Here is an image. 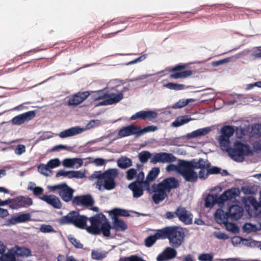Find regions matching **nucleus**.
<instances>
[{
	"mask_svg": "<svg viewBox=\"0 0 261 261\" xmlns=\"http://www.w3.org/2000/svg\"><path fill=\"white\" fill-rule=\"evenodd\" d=\"M179 137L163 138L160 141V145L163 146L166 145H173L179 146Z\"/></svg>",
	"mask_w": 261,
	"mask_h": 261,
	"instance_id": "obj_33",
	"label": "nucleus"
},
{
	"mask_svg": "<svg viewBox=\"0 0 261 261\" xmlns=\"http://www.w3.org/2000/svg\"><path fill=\"white\" fill-rule=\"evenodd\" d=\"M33 204L32 198L27 196H18L12 198V204L9 207L13 210L27 208Z\"/></svg>",
	"mask_w": 261,
	"mask_h": 261,
	"instance_id": "obj_16",
	"label": "nucleus"
},
{
	"mask_svg": "<svg viewBox=\"0 0 261 261\" xmlns=\"http://www.w3.org/2000/svg\"><path fill=\"white\" fill-rule=\"evenodd\" d=\"M88 220L90 222V225L87 226L86 230L88 232L93 235L99 234V229L102 224L107 220L106 217L102 213L88 218Z\"/></svg>",
	"mask_w": 261,
	"mask_h": 261,
	"instance_id": "obj_12",
	"label": "nucleus"
},
{
	"mask_svg": "<svg viewBox=\"0 0 261 261\" xmlns=\"http://www.w3.org/2000/svg\"><path fill=\"white\" fill-rule=\"evenodd\" d=\"M160 171V170L159 168L154 167L149 172L144 182L145 187H149L150 182L156 178L159 175Z\"/></svg>",
	"mask_w": 261,
	"mask_h": 261,
	"instance_id": "obj_29",
	"label": "nucleus"
},
{
	"mask_svg": "<svg viewBox=\"0 0 261 261\" xmlns=\"http://www.w3.org/2000/svg\"><path fill=\"white\" fill-rule=\"evenodd\" d=\"M116 162V163H133L132 160L126 156L121 155L116 159V155L104 159L100 157H86V158H69V163H108V162Z\"/></svg>",
	"mask_w": 261,
	"mask_h": 261,
	"instance_id": "obj_1",
	"label": "nucleus"
},
{
	"mask_svg": "<svg viewBox=\"0 0 261 261\" xmlns=\"http://www.w3.org/2000/svg\"><path fill=\"white\" fill-rule=\"evenodd\" d=\"M179 227L177 226H166L157 230V234L161 240L168 239L170 244L173 247L179 246Z\"/></svg>",
	"mask_w": 261,
	"mask_h": 261,
	"instance_id": "obj_5",
	"label": "nucleus"
},
{
	"mask_svg": "<svg viewBox=\"0 0 261 261\" xmlns=\"http://www.w3.org/2000/svg\"><path fill=\"white\" fill-rule=\"evenodd\" d=\"M248 214L251 216H257L261 214V204L254 199L251 200V208L247 210Z\"/></svg>",
	"mask_w": 261,
	"mask_h": 261,
	"instance_id": "obj_32",
	"label": "nucleus"
},
{
	"mask_svg": "<svg viewBox=\"0 0 261 261\" xmlns=\"http://www.w3.org/2000/svg\"><path fill=\"white\" fill-rule=\"evenodd\" d=\"M48 189L52 191L59 190L58 194L62 200L66 202L72 201L74 190L69 187L65 182H62L54 186H48Z\"/></svg>",
	"mask_w": 261,
	"mask_h": 261,
	"instance_id": "obj_9",
	"label": "nucleus"
},
{
	"mask_svg": "<svg viewBox=\"0 0 261 261\" xmlns=\"http://www.w3.org/2000/svg\"><path fill=\"white\" fill-rule=\"evenodd\" d=\"M37 111V110H34L18 114L13 117L9 121L1 122L0 125L9 122L13 125L20 126L33 119L36 117Z\"/></svg>",
	"mask_w": 261,
	"mask_h": 261,
	"instance_id": "obj_10",
	"label": "nucleus"
},
{
	"mask_svg": "<svg viewBox=\"0 0 261 261\" xmlns=\"http://www.w3.org/2000/svg\"><path fill=\"white\" fill-rule=\"evenodd\" d=\"M154 74H143L140 75H138L137 77L132 78V79H126L125 80H121L120 79V83L119 84L116 85L113 87H110V89L112 90L116 91L117 88L119 87L121 85H123L127 82H134L138 81H141V83H144L143 85H142L139 87H137V88H143L148 83V81L146 80L145 81H143L145 79L150 77L153 75Z\"/></svg>",
	"mask_w": 261,
	"mask_h": 261,
	"instance_id": "obj_18",
	"label": "nucleus"
},
{
	"mask_svg": "<svg viewBox=\"0 0 261 261\" xmlns=\"http://www.w3.org/2000/svg\"><path fill=\"white\" fill-rule=\"evenodd\" d=\"M251 51V56L254 60L261 59V46L253 47Z\"/></svg>",
	"mask_w": 261,
	"mask_h": 261,
	"instance_id": "obj_51",
	"label": "nucleus"
},
{
	"mask_svg": "<svg viewBox=\"0 0 261 261\" xmlns=\"http://www.w3.org/2000/svg\"><path fill=\"white\" fill-rule=\"evenodd\" d=\"M143 113V119L152 121L158 117V113L153 110H142Z\"/></svg>",
	"mask_w": 261,
	"mask_h": 261,
	"instance_id": "obj_41",
	"label": "nucleus"
},
{
	"mask_svg": "<svg viewBox=\"0 0 261 261\" xmlns=\"http://www.w3.org/2000/svg\"><path fill=\"white\" fill-rule=\"evenodd\" d=\"M139 126L130 124L121 127L118 130L117 138H122L134 135L135 138L140 137Z\"/></svg>",
	"mask_w": 261,
	"mask_h": 261,
	"instance_id": "obj_14",
	"label": "nucleus"
},
{
	"mask_svg": "<svg viewBox=\"0 0 261 261\" xmlns=\"http://www.w3.org/2000/svg\"><path fill=\"white\" fill-rule=\"evenodd\" d=\"M30 220L31 215L29 213H25L11 218L10 222L12 224H16L19 223L25 222Z\"/></svg>",
	"mask_w": 261,
	"mask_h": 261,
	"instance_id": "obj_31",
	"label": "nucleus"
},
{
	"mask_svg": "<svg viewBox=\"0 0 261 261\" xmlns=\"http://www.w3.org/2000/svg\"><path fill=\"white\" fill-rule=\"evenodd\" d=\"M85 173L81 171H65L63 169L60 170L56 174V176L59 177L60 176H66L68 178H82L85 177Z\"/></svg>",
	"mask_w": 261,
	"mask_h": 261,
	"instance_id": "obj_25",
	"label": "nucleus"
},
{
	"mask_svg": "<svg viewBox=\"0 0 261 261\" xmlns=\"http://www.w3.org/2000/svg\"><path fill=\"white\" fill-rule=\"evenodd\" d=\"M39 198L55 208L60 209L62 206L60 199L54 195H44L39 197Z\"/></svg>",
	"mask_w": 261,
	"mask_h": 261,
	"instance_id": "obj_22",
	"label": "nucleus"
},
{
	"mask_svg": "<svg viewBox=\"0 0 261 261\" xmlns=\"http://www.w3.org/2000/svg\"><path fill=\"white\" fill-rule=\"evenodd\" d=\"M147 54H143L139 57L133 59V60L125 63L123 64V65L125 66H129L133 64H137L138 63L141 62L145 60V59L147 58Z\"/></svg>",
	"mask_w": 261,
	"mask_h": 261,
	"instance_id": "obj_50",
	"label": "nucleus"
},
{
	"mask_svg": "<svg viewBox=\"0 0 261 261\" xmlns=\"http://www.w3.org/2000/svg\"><path fill=\"white\" fill-rule=\"evenodd\" d=\"M137 174V169L132 168L128 170L126 172V178L130 180L136 177Z\"/></svg>",
	"mask_w": 261,
	"mask_h": 261,
	"instance_id": "obj_60",
	"label": "nucleus"
},
{
	"mask_svg": "<svg viewBox=\"0 0 261 261\" xmlns=\"http://www.w3.org/2000/svg\"><path fill=\"white\" fill-rule=\"evenodd\" d=\"M234 131V127L230 125H225L221 128V135L218 138L221 149H226L228 146H230V138L233 135Z\"/></svg>",
	"mask_w": 261,
	"mask_h": 261,
	"instance_id": "obj_13",
	"label": "nucleus"
},
{
	"mask_svg": "<svg viewBox=\"0 0 261 261\" xmlns=\"http://www.w3.org/2000/svg\"><path fill=\"white\" fill-rule=\"evenodd\" d=\"M81 68H77L76 69H75V70H74L73 71H70L69 72H62V73L56 74L54 76H50L48 79H47L46 80H45L40 82V83H39L38 84H36V85L33 86L32 87H35L37 86L38 85H42V84H44L45 83H46L47 82H48L49 81L55 80V79H56V78L57 77H60V76H63V75L72 74L73 73H75L76 71L79 70Z\"/></svg>",
	"mask_w": 261,
	"mask_h": 261,
	"instance_id": "obj_40",
	"label": "nucleus"
},
{
	"mask_svg": "<svg viewBox=\"0 0 261 261\" xmlns=\"http://www.w3.org/2000/svg\"><path fill=\"white\" fill-rule=\"evenodd\" d=\"M244 231L247 233L254 232L261 229V223L259 225L247 223L243 226Z\"/></svg>",
	"mask_w": 261,
	"mask_h": 261,
	"instance_id": "obj_44",
	"label": "nucleus"
},
{
	"mask_svg": "<svg viewBox=\"0 0 261 261\" xmlns=\"http://www.w3.org/2000/svg\"><path fill=\"white\" fill-rule=\"evenodd\" d=\"M214 236L215 238H216L218 239L219 240H226L229 238V237L228 235L225 234V233L220 232V231H216L214 233Z\"/></svg>",
	"mask_w": 261,
	"mask_h": 261,
	"instance_id": "obj_64",
	"label": "nucleus"
},
{
	"mask_svg": "<svg viewBox=\"0 0 261 261\" xmlns=\"http://www.w3.org/2000/svg\"><path fill=\"white\" fill-rule=\"evenodd\" d=\"M27 189L28 190L32 191L35 196L42 195L44 192V189L42 188L36 186V184L33 182H29Z\"/></svg>",
	"mask_w": 261,
	"mask_h": 261,
	"instance_id": "obj_39",
	"label": "nucleus"
},
{
	"mask_svg": "<svg viewBox=\"0 0 261 261\" xmlns=\"http://www.w3.org/2000/svg\"><path fill=\"white\" fill-rule=\"evenodd\" d=\"M176 250L171 247H167L162 253L159 254L156 257L157 261H166L175 257Z\"/></svg>",
	"mask_w": 261,
	"mask_h": 261,
	"instance_id": "obj_24",
	"label": "nucleus"
},
{
	"mask_svg": "<svg viewBox=\"0 0 261 261\" xmlns=\"http://www.w3.org/2000/svg\"><path fill=\"white\" fill-rule=\"evenodd\" d=\"M140 163H147L150 158V152L147 150H142L138 154Z\"/></svg>",
	"mask_w": 261,
	"mask_h": 261,
	"instance_id": "obj_45",
	"label": "nucleus"
},
{
	"mask_svg": "<svg viewBox=\"0 0 261 261\" xmlns=\"http://www.w3.org/2000/svg\"><path fill=\"white\" fill-rule=\"evenodd\" d=\"M229 215L221 209H218L215 214V219L217 223L224 224L227 222Z\"/></svg>",
	"mask_w": 261,
	"mask_h": 261,
	"instance_id": "obj_34",
	"label": "nucleus"
},
{
	"mask_svg": "<svg viewBox=\"0 0 261 261\" xmlns=\"http://www.w3.org/2000/svg\"><path fill=\"white\" fill-rule=\"evenodd\" d=\"M107 256V253L105 252L92 250L91 252V257L93 259L100 260L105 258Z\"/></svg>",
	"mask_w": 261,
	"mask_h": 261,
	"instance_id": "obj_48",
	"label": "nucleus"
},
{
	"mask_svg": "<svg viewBox=\"0 0 261 261\" xmlns=\"http://www.w3.org/2000/svg\"><path fill=\"white\" fill-rule=\"evenodd\" d=\"M39 229L40 231L43 233H51L56 232L52 226L45 224H41Z\"/></svg>",
	"mask_w": 261,
	"mask_h": 261,
	"instance_id": "obj_53",
	"label": "nucleus"
},
{
	"mask_svg": "<svg viewBox=\"0 0 261 261\" xmlns=\"http://www.w3.org/2000/svg\"><path fill=\"white\" fill-rule=\"evenodd\" d=\"M110 215L112 218H118L119 216L127 217L129 216L128 211L120 208H115L109 212Z\"/></svg>",
	"mask_w": 261,
	"mask_h": 261,
	"instance_id": "obj_35",
	"label": "nucleus"
},
{
	"mask_svg": "<svg viewBox=\"0 0 261 261\" xmlns=\"http://www.w3.org/2000/svg\"><path fill=\"white\" fill-rule=\"evenodd\" d=\"M118 175V171L116 169H110L103 172L100 171H95L90 176V178L99 179L102 180L104 189L112 190L116 187L115 179Z\"/></svg>",
	"mask_w": 261,
	"mask_h": 261,
	"instance_id": "obj_2",
	"label": "nucleus"
},
{
	"mask_svg": "<svg viewBox=\"0 0 261 261\" xmlns=\"http://www.w3.org/2000/svg\"><path fill=\"white\" fill-rule=\"evenodd\" d=\"M221 149L228 152L229 156L233 160L238 162H243L244 156L251 153L247 145L244 144L239 141L234 142L233 148H231L230 146H228L226 149Z\"/></svg>",
	"mask_w": 261,
	"mask_h": 261,
	"instance_id": "obj_4",
	"label": "nucleus"
},
{
	"mask_svg": "<svg viewBox=\"0 0 261 261\" xmlns=\"http://www.w3.org/2000/svg\"><path fill=\"white\" fill-rule=\"evenodd\" d=\"M13 251L15 255L20 257H28L31 255L30 249L23 247L16 246Z\"/></svg>",
	"mask_w": 261,
	"mask_h": 261,
	"instance_id": "obj_36",
	"label": "nucleus"
},
{
	"mask_svg": "<svg viewBox=\"0 0 261 261\" xmlns=\"http://www.w3.org/2000/svg\"><path fill=\"white\" fill-rule=\"evenodd\" d=\"M226 226V229L230 232L236 233L239 232L238 227L233 223H224Z\"/></svg>",
	"mask_w": 261,
	"mask_h": 261,
	"instance_id": "obj_58",
	"label": "nucleus"
},
{
	"mask_svg": "<svg viewBox=\"0 0 261 261\" xmlns=\"http://www.w3.org/2000/svg\"><path fill=\"white\" fill-rule=\"evenodd\" d=\"M100 125L101 120L99 119H92L89 121L85 126L80 125L72 126L61 131L58 135L61 139H65L79 135L86 130Z\"/></svg>",
	"mask_w": 261,
	"mask_h": 261,
	"instance_id": "obj_3",
	"label": "nucleus"
},
{
	"mask_svg": "<svg viewBox=\"0 0 261 261\" xmlns=\"http://www.w3.org/2000/svg\"><path fill=\"white\" fill-rule=\"evenodd\" d=\"M216 203L218 204V197L213 195L209 194L205 199V206L206 207H212Z\"/></svg>",
	"mask_w": 261,
	"mask_h": 261,
	"instance_id": "obj_47",
	"label": "nucleus"
},
{
	"mask_svg": "<svg viewBox=\"0 0 261 261\" xmlns=\"http://www.w3.org/2000/svg\"><path fill=\"white\" fill-rule=\"evenodd\" d=\"M15 255L14 252L3 254L1 257V261H16Z\"/></svg>",
	"mask_w": 261,
	"mask_h": 261,
	"instance_id": "obj_54",
	"label": "nucleus"
},
{
	"mask_svg": "<svg viewBox=\"0 0 261 261\" xmlns=\"http://www.w3.org/2000/svg\"><path fill=\"white\" fill-rule=\"evenodd\" d=\"M108 86H106L102 89L98 90L94 97L95 99L99 100L103 98H107L110 105H116L124 98V95L119 91L117 93L111 92Z\"/></svg>",
	"mask_w": 261,
	"mask_h": 261,
	"instance_id": "obj_8",
	"label": "nucleus"
},
{
	"mask_svg": "<svg viewBox=\"0 0 261 261\" xmlns=\"http://www.w3.org/2000/svg\"><path fill=\"white\" fill-rule=\"evenodd\" d=\"M166 169L168 172L176 171L177 173H179V164H169Z\"/></svg>",
	"mask_w": 261,
	"mask_h": 261,
	"instance_id": "obj_62",
	"label": "nucleus"
},
{
	"mask_svg": "<svg viewBox=\"0 0 261 261\" xmlns=\"http://www.w3.org/2000/svg\"><path fill=\"white\" fill-rule=\"evenodd\" d=\"M180 221L185 224H190L192 223V216L185 209H180Z\"/></svg>",
	"mask_w": 261,
	"mask_h": 261,
	"instance_id": "obj_38",
	"label": "nucleus"
},
{
	"mask_svg": "<svg viewBox=\"0 0 261 261\" xmlns=\"http://www.w3.org/2000/svg\"><path fill=\"white\" fill-rule=\"evenodd\" d=\"M61 164H39L38 166V171L47 176L52 175L51 169L59 167Z\"/></svg>",
	"mask_w": 261,
	"mask_h": 261,
	"instance_id": "obj_27",
	"label": "nucleus"
},
{
	"mask_svg": "<svg viewBox=\"0 0 261 261\" xmlns=\"http://www.w3.org/2000/svg\"><path fill=\"white\" fill-rule=\"evenodd\" d=\"M200 166L199 167H196V169H200L199 171V177L201 179H205L207 175L209 174L208 172V170H205L202 166H204V164H200Z\"/></svg>",
	"mask_w": 261,
	"mask_h": 261,
	"instance_id": "obj_57",
	"label": "nucleus"
},
{
	"mask_svg": "<svg viewBox=\"0 0 261 261\" xmlns=\"http://www.w3.org/2000/svg\"><path fill=\"white\" fill-rule=\"evenodd\" d=\"M88 218L84 215H81L77 211H71L66 216L60 219L62 224H73L76 227L85 229Z\"/></svg>",
	"mask_w": 261,
	"mask_h": 261,
	"instance_id": "obj_7",
	"label": "nucleus"
},
{
	"mask_svg": "<svg viewBox=\"0 0 261 261\" xmlns=\"http://www.w3.org/2000/svg\"><path fill=\"white\" fill-rule=\"evenodd\" d=\"M97 92V90L79 91L72 94L66 101V104L69 107L76 108L90 97L89 99L90 101L89 104L84 105V106H88L91 105L93 101H97L93 97L95 96V95H96Z\"/></svg>",
	"mask_w": 261,
	"mask_h": 261,
	"instance_id": "obj_6",
	"label": "nucleus"
},
{
	"mask_svg": "<svg viewBox=\"0 0 261 261\" xmlns=\"http://www.w3.org/2000/svg\"><path fill=\"white\" fill-rule=\"evenodd\" d=\"M163 87L171 90H179V84L174 82H167L164 84Z\"/></svg>",
	"mask_w": 261,
	"mask_h": 261,
	"instance_id": "obj_59",
	"label": "nucleus"
},
{
	"mask_svg": "<svg viewBox=\"0 0 261 261\" xmlns=\"http://www.w3.org/2000/svg\"><path fill=\"white\" fill-rule=\"evenodd\" d=\"M194 169H196V167L193 164H180V174L186 181L194 182L196 180L197 174Z\"/></svg>",
	"mask_w": 261,
	"mask_h": 261,
	"instance_id": "obj_15",
	"label": "nucleus"
},
{
	"mask_svg": "<svg viewBox=\"0 0 261 261\" xmlns=\"http://www.w3.org/2000/svg\"><path fill=\"white\" fill-rule=\"evenodd\" d=\"M113 222L112 229L116 231H124L127 228V226L124 221L119 218H112Z\"/></svg>",
	"mask_w": 261,
	"mask_h": 261,
	"instance_id": "obj_30",
	"label": "nucleus"
},
{
	"mask_svg": "<svg viewBox=\"0 0 261 261\" xmlns=\"http://www.w3.org/2000/svg\"><path fill=\"white\" fill-rule=\"evenodd\" d=\"M243 208L238 205H232L229 209V217L232 220H238L242 215Z\"/></svg>",
	"mask_w": 261,
	"mask_h": 261,
	"instance_id": "obj_28",
	"label": "nucleus"
},
{
	"mask_svg": "<svg viewBox=\"0 0 261 261\" xmlns=\"http://www.w3.org/2000/svg\"><path fill=\"white\" fill-rule=\"evenodd\" d=\"M94 200L90 195L77 196L73 198L72 203L79 206H89L94 204Z\"/></svg>",
	"mask_w": 261,
	"mask_h": 261,
	"instance_id": "obj_21",
	"label": "nucleus"
},
{
	"mask_svg": "<svg viewBox=\"0 0 261 261\" xmlns=\"http://www.w3.org/2000/svg\"><path fill=\"white\" fill-rule=\"evenodd\" d=\"M7 149L13 150L16 154L20 155L25 152L26 147L23 144H18L16 145H11Z\"/></svg>",
	"mask_w": 261,
	"mask_h": 261,
	"instance_id": "obj_42",
	"label": "nucleus"
},
{
	"mask_svg": "<svg viewBox=\"0 0 261 261\" xmlns=\"http://www.w3.org/2000/svg\"><path fill=\"white\" fill-rule=\"evenodd\" d=\"M158 129V127L154 125H149L144 127L139 126L140 137L144 134L150 132H154Z\"/></svg>",
	"mask_w": 261,
	"mask_h": 261,
	"instance_id": "obj_46",
	"label": "nucleus"
},
{
	"mask_svg": "<svg viewBox=\"0 0 261 261\" xmlns=\"http://www.w3.org/2000/svg\"><path fill=\"white\" fill-rule=\"evenodd\" d=\"M211 127H205L201 128H199L191 133L188 134L187 135L180 137V138H187L191 139L203 136L207 134L212 130Z\"/></svg>",
	"mask_w": 261,
	"mask_h": 261,
	"instance_id": "obj_26",
	"label": "nucleus"
},
{
	"mask_svg": "<svg viewBox=\"0 0 261 261\" xmlns=\"http://www.w3.org/2000/svg\"><path fill=\"white\" fill-rule=\"evenodd\" d=\"M179 71V63H178V64H176L174 66L167 67L165 68V69L154 73V74L153 75V76L155 75L156 74H159V73H163L165 71H168V72H171V73H174V72ZM152 76H153V75Z\"/></svg>",
	"mask_w": 261,
	"mask_h": 261,
	"instance_id": "obj_49",
	"label": "nucleus"
},
{
	"mask_svg": "<svg viewBox=\"0 0 261 261\" xmlns=\"http://www.w3.org/2000/svg\"><path fill=\"white\" fill-rule=\"evenodd\" d=\"M198 259L200 261H213V255L212 253H202L199 255Z\"/></svg>",
	"mask_w": 261,
	"mask_h": 261,
	"instance_id": "obj_56",
	"label": "nucleus"
},
{
	"mask_svg": "<svg viewBox=\"0 0 261 261\" xmlns=\"http://www.w3.org/2000/svg\"><path fill=\"white\" fill-rule=\"evenodd\" d=\"M112 229V226H111L108 221V220H106L102 224L101 226L99 229V234L100 233H102L103 236L106 237H109L110 236V230Z\"/></svg>",
	"mask_w": 261,
	"mask_h": 261,
	"instance_id": "obj_37",
	"label": "nucleus"
},
{
	"mask_svg": "<svg viewBox=\"0 0 261 261\" xmlns=\"http://www.w3.org/2000/svg\"><path fill=\"white\" fill-rule=\"evenodd\" d=\"M143 166V164H137V167L138 170V173L137 174V180L136 181H138L140 183H143L145 180L144 179V173L143 171H139L140 168H141Z\"/></svg>",
	"mask_w": 261,
	"mask_h": 261,
	"instance_id": "obj_55",
	"label": "nucleus"
},
{
	"mask_svg": "<svg viewBox=\"0 0 261 261\" xmlns=\"http://www.w3.org/2000/svg\"><path fill=\"white\" fill-rule=\"evenodd\" d=\"M160 239L159 236L157 234V231L154 235L149 236L144 240V244L147 247H152L158 240Z\"/></svg>",
	"mask_w": 261,
	"mask_h": 261,
	"instance_id": "obj_43",
	"label": "nucleus"
},
{
	"mask_svg": "<svg viewBox=\"0 0 261 261\" xmlns=\"http://www.w3.org/2000/svg\"><path fill=\"white\" fill-rule=\"evenodd\" d=\"M239 194L240 190L237 188H233L226 191L218 197L219 205L220 207H223L225 202L228 201H232Z\"/></svg>",
	"mask_w": 261,
	"mask_h": 261,
	"instance_id": "obj_17",
	"label": "nucleus"
},
{
	"mask_svg": "<svg viewBox=\"0 0 261 261\" xmlns=\"http://www.w3.org/2000/svg\"><path fill=\"white\" fill-rule=\"evenodd\" d=\"M68 239L70 242L77 249H82L83 248V245L81 243L80 241L74 237H73L72 235H69L68 237Z\"/></svg>",
	"mask_w": 261,
	"mask_h": 261,
	"instance_id": "obj_52",
	"label": "nucleus"
},
{
	"mask_svg": "<svg viewBox=\"0 0 261 261\" xmlns=\"http://www.w3.org/2000/svg\"><path fill=\"white\" fill-rule=\"evenodd\" d=\"M149 163H173L177 161L179 163V159L172 153L167 152H150Z\"/></svg>",
	"mask_w": 261,
	"mask_h": 261,
	"instance_id": "obj_11",
	"label": "nucleus"
},
{
	"mask_svg": "<svg viewBox=\"0 0 261 261\" xmlns=\"http://www.w3.org/2000/svg\"><path fill=\"white\" fill-rule=\"evenodd\" d=\"M157 187L162 189L166 192H170L171 189H175L178 186V180L174 177H169L164 179L160 183L156 184Z\"/></svg>",
	"mask_w": 261,
	"mask_h": 261,
	"instance_id": "obj_19",
	"label": "nucleus"
},
{
	"mask_svg": "<svg viewBox=\"0 0 261 261\" xmlns=\"http://www.w3.org/2000/svg\"><path fill=\"white\" fill-rule=\"evenodd\" d=\"M128 188L132 191L133 197L138 198L140 197L143 194V190L149 191V187H145L143 183H140L138 181H135L130 183Z\"/></svg>",
	"mask_w": 261,
	"mask_h": 261,
	"instance_id": "obj_20",
	"label": "nucleus"
},
{
	"mask_svg": "<svg viewBox=\"0 0 261 261\" xmlns=\"http://www.w3.org/2000/svg\"><path fill=\"white\" fill-rule=\"evenodd\" d=\"M156 185L154 184L152 186V189L154 192L152 198L155 204H158L167 197V194L166 191L159 187H157Z\"/></svg>",
	"mask_w": 261,
	"mask_h": 261,
	"instance_id": "obj_23",
	"label": "nucleus"
},
{
	"mask_svg": "<svg viewBox=\"0 0 261 261\" xmlns=\"http://www.w3.org/2000/svg\"><path fill=\"white\" fill-rule=\"evenodd\" d=\"M64 150V144H58L53 146L51 148L47 149V153L51 152L59 151Z\"/></svg>",
	"mask_w": 261,
	"mask_h": 261,
	"instance_id": "obj_63",
	"label": "nucleus"
},
{
	"mask_svg": "<svg viewBox=\"0 0 261 261\" xmlns=\"http://www.w3.org/2000/svg\"><path fill=\"white\" fill-rule=\"evenodd\" d=\"M175 215L179 219V206L176 208L175 212H167L166 214L165 218L168 219H172L175 217Z\"/></svg>",
	"mask_w": 261,
	"mask_h": 261,
	"instance_id": "obj_61",
	"label": "nucleus"
}]
</instances>
